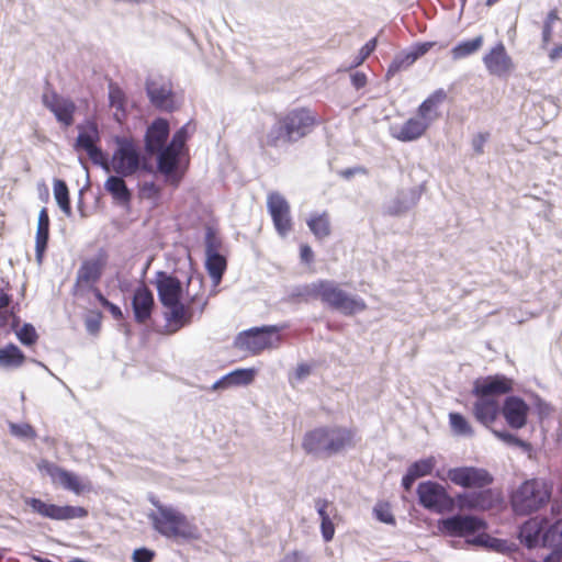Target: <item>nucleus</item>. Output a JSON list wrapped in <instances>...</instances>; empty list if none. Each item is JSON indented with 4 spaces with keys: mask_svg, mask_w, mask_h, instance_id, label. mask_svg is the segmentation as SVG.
<instances>
[{
    "mask_svg": "<svg viewBox=\"0 0 562 562\" xmlns=\"http://www.w3.org/2000/svg\"><path fill=\"white\" fill-rule=\"evenodd\" d=\"M450 482L463 490L473 492L459 493L456 496L460 510L486 512L496 507L501 501V493L491 485L494 483L493 474L484 469L473 465L451 468L447 472Z\"/></svg>",
    "mask_w": 562,
    "mask_h": 562,
    "instance_id": "1",
    "label": "nucleus"
},
{
    "mask_svg": "<svg viewBox=\"0 0 562 562\" xmlns=\"http://www.w3.org/2000/svg\"><path fill=\"white\" fill-rule=\"evenodd\" d=\"M360 440L356 427L322 425L304 434L302 449L316 458H330L357 448Z\"/></svg>",
    "mask_w": 562,
    "mask_h": 562,
    "instance_id": "2",
    "label": "nucleus"
},
{
    "mask_svg": "<svg viewBox=\"0 0 562 562\" xmlns=\"http://www.w3.org/2000/svg\"><path fill=\"white\" fill-rule=\"evenodd\" d=\"M322 123L318 114L308 106H297L276 116V123L263 136L262 146L277 148L293 144L308 136Z\"/></svg>",
    "mask_w": 562,
    "mask_h": 562,
    "instance_id": "3",
    "label": "nucleus"
},
{
    "mask_svg": "<svg viewBox=\"0 0 562 562\" xmlns=\"http://www.w3.org/2000/svg\"><path fill=\"white\" fill-rule=\"evenodd\" d=\"M304 301L319 300L331 310L345 316H353L367 310V303L361 297L349 295L340 285L331 280H317L303 285L299 292Z\"/></svg>",
    "mask_w": 562,
    "mask_h": 562,
    "instance_id": "4",
    "label": "nucleus"
},
{
    "mask_svg": "<svg viewBox=\"0 0 562 562\" xmlns=\"http://www.w3.org/2000/svg\"><path fill=\"white\" fill-rule=\"evenodd\" d=\"M553 484L544 477H532L520 483L509 495V504L518 516L537 513L548 506Z\"/></svg>",
    "mask_w": 562,
    "mask_h": 562,
    "instance_id": "5",
    "label": "nucleus"
},
{
    "mask_svg": "<svg viewBox=\"0 0 562 562\" xmlns=\"http://www.w3.org/2000/svg\"><path fill=\"white\" fill-rule=\"evenodd\" d=\"M156 288L161 304L169 310L168 321L177 325V328L190 324L193 312L190 306L180 302L182 294L180 280L165 271H159L156 274Z\"/></svg>",
    "mask_w": 562,
    "mask_h": 562,
    "instance_id": "6",
    "label": "nucleus"
},
{
    "mask_svg": "<svg viewBox=\"0 0 562 562\" xmlns=\"http://www.w3.org/2000/svg\"><path fill=\"white\" fill-rule=\"evenodd\" d=\"M157 513L153 515L155 529L168 538L196 539L198 528L191 524L186 515L172 507L156 505Z\"/></svg>",
    "mask_w": 562,
    "mask_h": 562,
    "instance_id": "7",
    "label": "nucleus"
},
{
    "mask_svg": "<svg viewBox=\"0 0 562 562\" xmlns=\"http://www.w3.org/2000/svg\"><path fill=\"white\" fill-rule=\"evenodd\" d=\"M440 530L452 537H467L479 533L471 542L480 546H492L496 539L491 538L485 530L487 522L476 516L472 515H456L442 519L439 522Z\"/></svg>",
    "mask_w": 562,
    "mask_h": 562,
    "instance_id": "8",
    "label": "nucleus"
},
{
    "mask_svg": "<svg viewBox=\"0 0 562 562\" xmlns=\"http://www.w3.org/2000/svg\"><path fill=\"white\" fill-rule=\"evenodd\" d=\"M116 148L110 160V165L103 164L105 168L111 169L119 176L130 177L135 175L140 168V151L137 143L130 137H117Z\"/></svg>",
    "mask_w": 562,
    "mask_h": 562,
    "instance_id": "9",
    "label": "nucleus"
},
{
    "mask_svg": "<svg viewBox=\"0 0 562 562\" xmlns=\"http://www.w3.org/2000/svg\"><path fill=\"white\" fill-rule=\"evenodd\" d=\"M280 329L278 326H263L244 330L237 335L235 347L239 350L249 351L251 355H259L266 349L276 348L280 345Z\"/></svg>",
    "mask_w": 562,
    "mask_h": 562,
    "instance_id": "10",
    "label": "nucleus"
},
{
    "mask_svg": "<svg viewBox=\"0 0 562 562\" xmlns=\"http://www.w3.org/2000/svg\"><path fill=\"white\" fill-rule=\"evenodd\" d=\"M417 495L422 506L437 513L451 512L457 503L442 485L434 481L419 483Z\"/></svg>",
    "mask_w": 562,
    "mask_h": 562,
    "instance_id": "11",
    "label": "nucleus"
},
{
    "mask_svg": "<svg viewBox=\"0 0 562 562\" xmlns=\"http://www.w3.org/2000/svg\"><path fill=\"white\" fill-rule=\"evenodd\" d=\"M106 265L108 255L105 251H100L93 258L83 260L77 271L76 290L78 292L91 291L94 294V289H99L97 284L101 280Z\"/></svg>",
    "mask_w": 562,
    "mask_h": 562,
    "instance_id": "12",
    "label": "nucleus"
},
{
    "mask_svg": "<svg viewBox=\"0 0 562 562\" xmlns=\"http://www.w3.org/2000/svg\"><path fill=\"white\" fill-rule=\"evenodd\" d=\"M25 504L32 509V512L52 520H71L88 516V509L85 507L71 505L59 506L46 503L36 497L26 498Z\"/></svg>",
    "mask_w": 562,
    "mask_h": 562,
    "instance_id": "13",
    "label": "nucleus"
},
{
    "mask_svg": "<svg viewBox=\"0 0 562 562\" xmlns=\"http://www.w3.org/2000/svg\"><path fill=\"white\" fill-rule=\"evenodd\" d=\"M267 210L271 216L273 226L281 237H285L293 229L291 205L289 201L278 191L269 192L267 195Z\"/></svg>",
    "mask_w": 562,
    "mask_h": 562,
    "instance_id": "14",
    "label": "nucleus"
},
{
    "mask_svg": "<svg viewBox=\"0 0 562 562\" xmlns=\"http://www.w3.org/2000/svg\"><path fill=\"white\" fill-rule=\"evenodd\" d=\"M100 133L95 122L87 121L78 126V136L74 148L77 151H85L94 164H105V157L99 147Z\"/></svg>",
    "mask_w": 562,
    "mask_h": 562,
    "instance_id": "15",
    "label": "nucleus"
},
{
    "mask_svg": "<svg viewBox=\"0 0 562 562\" xmlns=\"http://www.w3.org/2000/svg\"><path fill=\"white\" fill-rule=\"evenodd\" d=\"M187 139L188 132L187 127L183 126L173 134L170 144L157 153V166L161 173L170 176L176 171Z\"/></svg>",
    "mask_w": 562,
    "mask_h": 562,
    "instance_id": "16",
    "label": "nucleus"
},
{
    "mask_svg": "<svg viewBox=\"0 0 562 562\" xmlns=\"http://www.w3.org/2000/svg\"><path fill=\"white\" fill-rule=\"evenodd\" d=\"M42 102L61 125L69 127L74 124L77 106L71 99L61 97L56 91L49 90L43 93Z\"/></svg>",
    "mask_w": 562,
    "mask_h": 562,
    "instance_id": "17",
    "label": "nucleus"
},
{
    "mask_svg": "<svg viewBox=\"0 0 562 562\" xmlns=\"http://www.w3.org/2000/svg\"><path fill=\"white\" fill-rule=\"evenodd\" d=\"M514 390L513 379L504 374L487 375L476 379L473 383L472 394L486 398H496Z\"/></svg>",
    "mask_w": 562,
    "mask_h": 562,
    "instance_id": "18",
    "label": "nucleus"
},
{
    "mask_svg": "<svg viewBox=\"0 0 562 562\" xmlns=\"http://www.w3.org/2000/svg\"><path fill=\"white\" fill-rule=\"evenodd\" d=\"M529 405L519 396L510 395L502 405V416L512 429H521L528 423Z\"/></svg>",
    "mask_w": 562,
    "mask_h": 562,
    "instance_id": "19",
    "label": "nucleus"
},
{
    "mask_svg": "<svg viewBox=\"0 0 562 562\" xmlns=\"http://www.w3.org/2000/svg\"><path fill=\"white\" fill-rule=\"evenodd\" d=\"M487 71L497 77H505L514 68L512 57L507 54L505 45L499 42L493 46L483 57Z\"/></svg>",
    "mask_w": 562,
    "mask_h": 562,
    "instance_id": "20",
    "label": "nucleus"
},
{
    "mask_svg": "<svg viewBox=\"0 0 562 562\" xmlns=\"http://www.w3.org/2000/svg\"><path fill=\"white\" fill-rule=\"evenodd\" d=\"M146 91L150 103L156 109L168 112L175 110V94L170 81L150 80L146 83Z\"/></svg>",
    "mask_w": 562,
    "mask_h": 562,
    "instance_id": "21",
    "label": "nucleus"
},
{
    "mask_svg": "<svg viewBox=\"0 0 562 562\" xmlns=\"http://www.w3.org/2000/svg\"><path fill=\"white\" fill-rule=\"evenodd\" d=\"M475 397L472 414L477 423L491 430L493 424L496 422L499 414H502V406L497 398Z\"/></svg>",
    "mask_w": 562,
    "mask_h": 562,
    "instance_id": "22",
    "label": "nucleus"
},
{
    "mask_svg": "<svg viewBox=\"0 0 562 562\" xmlns=\"http://www.w3.org/2000/svg\"><path fill=\"white\" fill-rule=\"evenodd\" d=\"M169 122L166 119H156L148 127L145 134V149L154 155L160 151L169 137Z\"/></svg>",
    "mask_w": 562,
    "mask_h": 562,
    "instance_id": "23",
    "label": "nucleus"
},
{
    "mask_svg": "<svg viewBox=\"0 0 562 562\" xmlns=\"http://www.w3.org/2000/svg\"><path fill=\"white\" fill-rule=\"evenodd\" d=\"M548 526L547 518L533 517L526 520L519 528V541L528 549L542 546V535Z\"/></svg>",
    "mask_w": 562,
    "mask_h": 562,
    "instance_id": "24",
    "label": "nucleus"
},
{
    "mask_svg": "<svg viewBox=\"0 0 562 562\" xmlns=\"http://www.w3.org/2000/svg\"><path fill=\"white\" fill-rule=\"evenodd\" d=\"M132 306L137 323L145 324L150 318L154 308V295L145 284L135 290Z\"/></svg>",
    "mask_w": 562,
    "mask_h": 562,
    "instance_id": "25",
    "label": "nucleus"
},
{
    "mask_svg": "<svg viewBox=\"0 0 562 562\" xmlns=\"http://www.w3.org/2000/svg\"><path fill=\"white\" fill-rule=\"evenodd\" d=\"M49 215L46 207H43L38 214L37 229L35 236V258L36 262L41 265L47 249L49 238Z\"/></svg>",
    "mask_w": 562,
    "mask_h": 562,
    "instance_id": "26",
    "label": "nucleus"
},
{
    "mask_svg": "<svg viewBox=\"0 0 562 562\" xmlns=\"http://www.w3.org/2000/svg\"><path fill=\"white\" fill-rule=\"evenodd\" d=\"M122 176H110L104 182L105 191L112 196L113 201L120 205H128L132 200V193L128 190Z\"/></svg>",
    "mask_w": 562,
    "mask_h": 562,
    "instance_id": "27",
    "label": "nucleus"
},
{
    "mask_svg": "<svg viewBox=\"0 0 562 562\" xmlns=\"http://www.w3.org/2000/svg\"><path fill=\"white\" fill-rule=\"evenodd\" d=\"M429 122L423 117H411L400 128L396 138L402 142H412L419 138L427 131Z\"/></svg>",
    "mask_w": 562,
    "mask_h": 562,
    "instance_id": "28",
    "label": "nucleus"
},
{
    "mask_svg": "<svg viewBox=\"0 0 562 562\" xmlns=\"http://www.w3.org/2000/svg\"><path fill=\"white\" fill-rule=\"evenodd\" d=\"M109 101L111 108H113L114 111V117L119 123H123L126 120L127 111H126V94L125 92L119 87L117 83L111 82L109 85Z\"/></svg>",
    "mask_w": 562,
    "mask_h": 562,
    "instance_id": "29",
    "label": "nucleus"
},
{
    "mask_svg": "<svg viewBox=\"0 0 562 562\" xmlns=\"http://www.w3.org/2000/svg\"><path fill=\"white\" fill-rule=\"evenodd\" d=\"M447 100V92L443 89H437L434 91L426 100L422 102L418 106L417 113L418 116L423 119H427L428 122L438 115H431L432 112H436L438 106Z\"/></svg>",
    "mask_w": 562,
    "mask_h": 562,
    "instance_id": "30",
    "label": "nucleus"
},
{
    "mask_svg": "<svg viewBox=\"0 0 562 562\" xmlns=\"http://www.w3.org/2000/svg\"><path fill=\"white\" fill-rule=\"evenodd\" d=\"M307 226L317 239H324L331 233L328 213L314 214L307 220Z\"/></svg>",
    "mask_w": 562,
    "mask_h": 562,
    "instance_id": "31",
    "label": "nucleus"
},
{
    "mask_svg": "<svg viewBox=\"0 0 562 562\" xmlns=\"http://www.w3.org/2000/svg\"><path fill=\"white\" fill-rule=\"evenodd\" d=\"M25 362L24 353L18 346L9 344L0 349V367L19 368Z\"/></svg>",
    "mask_w": 562,
    "mask_h": 562,
    "instance_id": "32",
    "label": "nucleus"
},
{
    "mask_svg": "<svg viewBox=\"0 0 562 562\" xmlns=\"http://www.w3.org/2000/svg\"><path fill=\"white\" fill-rule=\"evenodd\" d=\"M56 484H59L65 490L71 491L75 494H81L86 490H90L89 483L83 482L77 474L63 469L58 476Z\"/></svg>",
    "mask_w": 562,
    "mask_h": 562,
    "instance_id": "33",
    "label": "nucleus"
},
{
    "mask_svg": "<svg viewBox=\"0 0 562 562\" xmlns=\"http://www.w3.org/2000/svg\"><path fill=\"white\" fill-rule=\"evenodd\" d=\"M449 426L453 435L461 437H473L474 428L472 427L469 419L461 413L451 412L449 413Z\"/></svg>",
    "mask_w": 562,
    "mask_h": 562,
    "instance_id": "34",
    "label": "nucleus"
},
{
    "mask_svg": "<svg viewBox=\"0 0 562 562\" xmlns=\"http://www.w3.org/2000/svg\"><path fill=\"white\" fill-rule=\"evenodd\" d=\"M205 266L211 279L218 284L227 267L225 257L220 254L207 255Z\"/></svg>",
    "mask_w": 562,
    "mask_h": 562,
    "instance_id": "35",
    "label": "nucleus"
},
{
    "mask_svg": "<svg viewBox=\"0 0 562 562\" xmlns=\"http://www.w3.org/2000/svg\"><path fill=\"white\" fill-rule=\"evenodd\" d=\"M483 45V36L479 35L470 41L459 43L451 49L452 58L458 60L477 52Z\"/></svg>",
    "mask_w": 562,
    "mask_h": 562,
    "instance_id": "36",
    "label": "nucleus"
},
{
    "mask_svg": "<svg viewBox=\"0 0 562 562\" xmlns=\"http://www.w3.org/2000/svg\"><path fill=\"white\" fill-rule=\"evenodd\" d=\"M257 370L255 368L236 369L225 375L231 386L249 385L254 382Z\"/></svg>",
    "mask_w": 562,
    "mask_h": 562,
    "instance_id": "37",
    "label": "nucleus"
},
{
    "mask_svg": "<svg viewBox=\"0 0 562 562\" xmlns=\"http://www.w3.org/2000/svg\"><path fill=\"white\" fill-rule=\"evenodd\" d=\"M54 195L61 211L67 216L71 215L69 190L65 181L59 179L54 181Z\"/></svg>",
    "mask_w": 562,
    "mask_h": 562,
    "instance_id": "38",
    "label": "nucleus"
},
{
    "mask_svg": "<svg viewBox=\"0 0 562 562\" xmlns=\"http://www.w3.org/2000/svg\"><path fill=\"white\" fill-rule=\"evenodd\" d=\"M560 546H562V518L546 527V531L542 535V547Z\"/></svg>",
    "mask_w": 562,
    "mask_h": 562,
    "instance_id": "39",
    "label": "nucleus"
},
{
    "mask_svg": "<svg viewBox=\"0 0 562 562\" xmlns=\"http://www.w3.org/2000/svg\"><path fill=\"white\" fill-rule=\"evenodd\" d=\"M416 61L415 57L412 55L411 52L402 53L394 57L392 63L390 64L386 77L390 78L394 76L395 74L400 72L403 69L408 68Z\"/></svg>",
    "mask_w": 562,
    "mask_h": 562,
    "instance_id": "40",
    "label": "nucleus"
},
{
    "mask_svg": "<svg viewBox=\"0 0 562 562\" xmlns=\"http://www.w3.org/2000/svg\"><path fill=\"white\" fill-rule=\"evenodd\" d=\"M435 464H436L435 458L429 457L427 459H422V460L414 462L413 464H411L408 467L407 471L409 473H412L415 476V479L417 480L418 477L431 474V472L435 468Z\"/></svg>",
    "mask_w": 562,
    "mask_h": 562,
    "instance_id": "41",
    "label": "nucleus"
},
{
    "mask_svg": "<svg viewBox=\"0 0 562 562\" xmlns=\"http://www.w3.org/2000/svg\"><path fill=\"white\" fill-rule=\"evenodd\" d=\"M492 434L499 439L501 441L505 442L509 446L519 447L524 450H529L531 448L530 443L520 439L519 437L513 435L509 431L506 430H497L494 428H491Z\"/></svg>",
    "mask_w": 562,
    "mask_h": 562,
    "instance_id": "42",
    "label": "nucleus"
},
{
    "mask_svg": "<svg viewBox=\"0 0 562 562\" xmlns=\"http://www.w3.org/2000/svg\"><path fill=\"white\" fill-rule=\"evenodd\" d=\"M94 296L95 299L98 300V302L103 306L105 307L110 314L112 315V317L115 319V321H122L124 318V315H123V312L122 310L113 304L112 302H110L103 294L102 292L100 291V289H94Z\"/></svg>",
    "mask_w": 562,
    "mask_h": 562,
    "instance_id": "43",
    "label": "nucleus"
},
{
    "mask_svg": "<svg viewBox=\"0 0 562 562\" xmlns=\"http://www.w3.org/2000/svg\"><path fill=\"white\" fill-rule=\"evenodd\" d=\"M16 336H18L19 340L23 345H26V346L34 345L38 339V335L34 328V326L31 324H24L20 328V330L16 331Z\"/></svg>",
    "mask_w": 562,
    "mask_h": 562,
    "instance_id": "44",
    "label": "nucleus"
},
{
    "mask_svg": "<svg viewBox=\"0 0 562 562\" xmlns=\"http://www.w3.org/2000/svg\"><path fill=\"white\" fill-rule=\"evenodd\" d=\"M376 518L389 525H395V518L391 512V506L386 502L378 503L373 509Z\"/></svg>",
    "mask_w": 562,
    "mask_h": 562,
    "instance_id": "45",
    "label": "nucleus"
},
{
    "mask_svg": "<svg viewBox=\"0 0 562 562\" xmlns=\"http://www.w3.org/2000/svg\"><path fill=\"white\" fill-rule=\"evenodd\" d=\"M9 429L11 435L19 438L34 439L36 437V431L30 424H14L11 423L9 425Z\"/></svg>",
    "mask_w": 562,
    "mask_h": 562,
    "instance_id": "46",
    "label": "nucleus"
},
{
    "mask_svg": "<svg viewBox=\"0 0 562 562\" xmlns=\"http://www.w3.org/2000/svg\"><path fill=\"white\" fill-rule=\"evenodd\" d=\"M376 38H371L359 50L358 55L356 56L352 66L351 67H358L360 66L375 49L376 47Z\"/></svg>",
    "mask_w": 562,
    "mask_h": 562,
    "instance_id": "47",
    "label": "nucleus"
},
{
    "mask_svg": "<svg viewBox=\"0 0 562 562\" xmlns=\"http://www.w3.org/2000/svg\"><path fill=\"white\" fill-rule=\"evenodd\" d=\"M37 468L41 472H44L47 475H49L53 483H55V484L58 480L59 474L63 471V468H60V467L56 465L55 463H53L48 460H45V459L41 460L37 463Z\"/></svg>",
    "mask_w": 562,
    "mask_h": 562,
    "instance_id": "48",
    "label": "nucleus"
},
{
    "mask_svg": "<svg viewBox=\"0 0 562 562\" xmlns=\"http://www.w3.org/2000/svg\"><path fill=\"white\" fill-rule=\"evenodd\" d=\"M490 137V132H480L472 137L471 145L475 155L480 156L484 153V146L488 142Z\"/></svg>",
    "mask_w": 562,
    "mask_h": 562,
    "instance_id": "49",
    "label": "nucleus"
},
{
    "mask_svg": "<svg viewBox=\"0 0 562 562\" xmlns=\"http://www.w3.org/2000/svg\"><path fill=\"white\" fill-rule=\"evenodd\" d=\"M85 323L87 330L90 334L95 335L101 329L102 314L100 312H91Z\"/></svg>",
    "mask_w": 562,
    "mask_h": 562,
    "instance_id": "50",
    "label": "nucleus"
},
{
    "mask_svg": "<svg viewBox=\"0 0 562 562\" xmlns=\"http://www.w3.org/2000/svg\"><path fill=\"white\" fill-rule=\"evenodd\" d=\"M155 552L147 548H139L134 550L132 560L133 562H151L154 560Z\"/></svg>",
    "mask_w": 562,
    "mask_h": 562,
    "instance_id": "51",
    "label": "nucleus"
},
{
    "mask_svg": "<svg viewBox=\"0 0 562 562\" xmlns=\"http://www.w3.org/2000/svg\"><path fill=\"white\" fill-rule=\"evenodd\" d=\"M321 531L326 542L330 541L334 538L335 527L330 517H325L324 520L321 521Z\"/></svg>",
    "mask_w": 562,
    "mask_h": 562,
    "instance_id": "52",
    "label": "nucleus"
},
{
    "mask_svg": "<svg viewBox=\"0 0 562 562\" xmlns=\"http://www.w3.org/2000/svg\"><path fill=\"white\" fill-rule=\"evenodd\" d=\"M206 256L211 254H218L221 240L212 233H209L205 240Z\"/></svg>",
    "mask_w": 562,
    "mask_h": 562,
    "instance_id": "53",
    "label": "nucleus"
},
{
    "mask_svg": "<svg viewBox=\"0 0 562 562\" xmlns=\"http://www.w3.org/2000/svg\"><path fill=\"white\" fill-rule=\"evenodd\" d=\"M435 45L434 42H425V43H419L417 45H415L412 50H409L412 53V55L415 57V59L417 60L419 57L424 56L426 53H428L431 47Z\"/></svg>",
    "mask_w": 562,
    "mask_h": 562,
    "instance_id": "54",
    "label": "nucleus"
},
{
    "mask_svg": "<svg viewBox=\"0 0 562 562\" xmlns=\"http://www.w3.org/2000/svg\"><path fill=\"white\" fill-rule=\"evenodd\" d=\"M350 80H351L352 86L357 90L366 87V85L368 82L367 75L364 72H362V71H356V72L351 74L350 75Z\"/></svg>",
    "mask_w": 562,
    "mask_h": 562,
    "instance_id": "55",
    "label": "nucleus"
},
{
    "mask_svg": "<svg viewBox=\"0 0 562 562\" xmlns=\"http://www.w3.org/2000/svg\"><path fill=\"white\" fill-rule=\"evenodd\" d=\"M316 507L321 521L324 520L325 517H330V513L327 509L331 507V504L327 499H317Z\"/></svg>",
    "mask_w": 562,
    "mask_h": 562,
    "instance_id": "56",
    "label": "nucleus"
},
{
    "mask_svg": "<svg viewBox=\"0 0 562 562\" xmlns=\"http://www.w3.org/2000/svg\"><path fill=\"white\" fill-rule=\"evenodd\" d=\"M300 257L302 261L306 263H311L314 259V254L312 248L308 245H301L300 247Z\"/></svg>",
    "mask_w": 562,
    "mask_h": 562,
    "instance_id": "57",
    "label": "nucleus"
},
{
    "mask_svg": "<svg viewBox=\"0 0 562 562\" xmlns=\"http://www.w3.org/2000/svg\"><path fill=\"white\" fill-rule=\"evenodd\" d=\"M311 373V366L307 363H301L297 366L295 370V378L297 380H303Z\"/></svg>",
    "mask_w": 562,
    "mask_h": 562,
    "instance_id": "58",
    "label": "nucleus"
},
{
    "mask_svg": "<svg viewBox=\"0 0 562 562\" xmlns=\"http://www.w3.org/2000/svg\"><path fill=\"white\" fill-rule=\"evenodd\" d=\"M553 34V25L543 23L542 27V44L543 46H547L551 40Z\"/></svg>",
    "mask_w": 562,
    "mask_h": 562,
    "instance_id": "59",
    "label": "nucleus"
},
{
    "mask_svg": "<svg viewBox=\"0 0 562 562\" xmlns=\"http://www.w3.org/2000/svg\"><path fill=\"white\" fill-rule=\"evenodd\" d=\"M364 172H366L364 168L356 167V168H347V169L340 170L339 175L345 179H350L351 177H353L357 173H364Z\"/></svg>",
    "mask_w": 562,
    "mask_h": 562,
    "instance_id": "60",
    "label": "nucleus"
},
{
    "mask_svg": "<svg viewBox=\"0 0 562 562\" xmlns=\"http://www.w3.org/2000/svg\"><path fill=\"white\" fill-rule=\"evenodd\" d=\"M537 409L539 415L541 416H548L552 412V407L550 406V404L546 403L541 398H538Z\"/></svg>",
    "mask_w": 562,
    "mask_h": 562,
    "instance_id": "61",
    "label": "nucleus"
},
{
    "mask_svg": "<svg viewBox=\"0 0 562 562\" xmlns=\"http://www.w3.org/2000/svg\"><path fill=\"white\" fill-rule=\"evenodd\" d=\"M415 481H416L415 476L407 471L406 474L402 479V485L405 488V491H409Z\"/></svg>",
    "mask_w": 562,
    "mask_h": 562,
    "instance_id": "62",
    "label": "nucleus"
},
{
    "mask_svg": "<svg viewBox=\"0 0 562 562\" xmlns=\"http://www.w3.org/2000/svg\"><path fill=\"white\" fill-rule=\"evenodd\" d=\"M559 20H560V18H559V11H558V9H552V10L548 13V15H547V18H546V20H544V23H546V24H550V25H554V23H555L557 21H559Z\"/></svg>",
    "mask_w": 562,
    "mask_h": 562,
    "instance_id": "63",
    "label": "nucleus"
},
{
    "mask_svg": "<svg viewBox=\"0 0 562 562\" xmlns=\"http://www.w3.org/2000/svg\"><path fill=\"white\" fill-rule=\"evenodd\" d=\"M544 562H562V549H555Z\"/></svg>",
    "mask_w": 562,
    "mask_h": 562,
    "instance_id": "64",
    "label": "nucleus"
}]
</instances>
